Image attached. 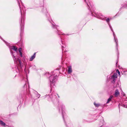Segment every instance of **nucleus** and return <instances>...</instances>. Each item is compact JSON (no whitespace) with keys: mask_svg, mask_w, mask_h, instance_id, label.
Wrapping results in <instances>:
<instances>
[{"mask_svg":"<svg viewBox=\"0 0 127 127\" xmlns=\"http://www.w3.org/2000/svg\"><path fill=\"white\" fill-rule=\"evenodd\" d=\"M10 50L11 53L13 56L12 57L15 63L19 66H20L21 67L23 65V64L21 63V61L19 60L18 58H16L15 56V55H17V48L15 46H12L11 47Z\"/></svg>","mask_w":127,"mask_h":127,"instance_id":"1","label":"nucleus"},{"mask_svg":"<svg viewBox=\"0 0 127 127\" xmlns=\"http://www.w3.org/2000/svg\"><path fill=\"white\" fill-rule=\"evenodd\" d=\"M97 18H98L100 19H102V20H106V22L108 23V25H109L110 28L111 30L113 32V36H114V39L115 42H116V46H117V45H118V40L116 38H115V35L114 34V32L113 31V30L112 29L111 27V26H110L109 25V19L108 18H107V19H105L106 18H105L101 14H100V15H99L98 16V15H97Z\"/></svg>","mask_w":127,"mask_h":127,"instance_id":"2","label":"nucleus"},{"mask_svg":"<svg viewBox=\"0 0 127 127\" xmlns=\"http://www.w3.org/2000/svg\"><path fill=\"white\" fill-rule=\"evenodd\" d=\"M57 77L55 76L51 75L50 77V80L51 82V85L52 86V84L54 83L57 80Z\"/></svg>","mask_w":127,"mask_h":127,"instance_id":"3","label":"nucleus"},{"mask_svg":"<svg viewBox=\"0 0 127 127\" xmlns=\"http://www.w3.org/2000/svg\"><path fill=\"white\" fill-rule=\"evenodd\" d=\"M117 75L116 73H114L111 78L112 82L113 83H115L116 81V79L117 78Z\"/></svg>","mask_w":127,"mask_h":127,"instance_id":"4","label":"nucleus"},{"mask_svg":"<svg viewBox=\"0 0 127 127\" xmlns=\"http://www.w3.org/2000/svg\"><path fill=\"white\" fill-rule=\"evenodd\" d=\"M68 74H70L72 72V71L71 66H69L68 67Z\"/></svg>","mask_w":127,"mask_h":127,"instance_id":"5","label":"nucleus"},{"mask_svg":"<svg viewBox=\"0 0 127 127\" xmlns=\"http://www.w3.org/2000/svg\"><path fill=\"white\" fill-rule=\"evenodd\" d=\"M36 53H35L30 58L29 60L30 61H32L33 59H34L35 57Z\"/></svg>","mask_w":127,"mask_h":127,"instance_id":"6","label":"nucleus"},{"mask_svg":"<svg viewBox=\"0 0 127 127\" xmlns=\"http://www.w3.org/2000/svg\"><path fill=\"white\" fill-rule=\"evenodd\" d=\"M119 92L118 90L116 89L115 90V95L116 97H117L119 95Z\"/></svg>","mask_w":127,"mask_h":127,"instance_id":"7","label":"nucleus"},{"mask_svg":"<svg viewBox=\"0 0 127 127\" xmlns=\"http://www.w3.org/2000/svg\"><path fill=\"white\" fill-rule=\"evenodd\" d=\"M0 124L2 126L5 127L6 126V124L4 122L1 120H0Z\"/></svg>","mask_w":127,"mask_h":127,"instance_id":"8","label":"nucleus"},{"mask_svg":"<svg viewBox=\"0 0 127 127\" xmlns=\"http://www.w3.org/2000/svg\"><path fill=\"white\" fill-rule=\"evenodd\" d=\"M18 5H19V7H20V11H21V14L22 15H22L23 14H23H24V10H23V12L22 9H21V7H20V4H19V2L18 1Z\"/></svg>","mask_w":127,"mask_h":127,"instance_id":"9","label":"nucleus"},{"mask_svg":"<svg viewBox=\"0 0 127 127\" xmlns=\"http://www.w3.org/2000/svg\"><path fill=\"white\" fill-rule=\"evenodd\" d=\"M113 96L112 95H111L110 96V97L108 99L106 103H108L111 101V99H112L113 97Z\"/></svg>","mask_w":127,"mask_h":127,"instance_id":"10","label":"nucleus"},{"mask_svg":"<svg viewBox=\"0 0 127 127\" xmlns=\"http://www.w3.org/2000/svg\"><path fill=\"white\" fill-rule=\"evenodd\" d=\"M22 51V49L21 48H20L19 49V53L20 54V55L21 57H22L23 55L22 54V53L21 52Z\"/></svg>","mask_w":127,"mask_h":127,"instance_id":"11","label":"nucleus"},{"mask_svg":"<svg viewBox=\"0 0 127 127\" xmlns=\"http://www.w3.org/2000/svg\"><path fill=\"white\" fill-rule=\"evenodd\" d=\"M94 104L95 107H98L100 105L99 104L96 103L95 102H94Z\"/></svg>","mask_w":127,"mask_h":127,"instance_id":"12","label":"nucleus"},{"mask_svg":"<svg viewBox=\"0 0 127 127\" xmlns=\"http://www.w3.org/2000/svg\"><path fill=\"white\" fill-rule=\"evenodd\" d=\"M89 4H90V6L89 5V4L88 3H87V5L89 6V7L90 8V6L91 8H92V6L91 5V4L90 2H89Z\"/></svg>","mask_w":127,"mask_h":127,"instance_id":"13","label":"nucleus"},{"mask_svg":"<svg viewBox=\"0 0 127 127\" xmlns=\"http://www.w3.org/2000/svg\"><path fill=\"white\" fill-rule=\"evenodd\" d=\"M116 72L117 73H118V74L119 75H120V72L119 71V70L118 69H117V70H116Z\"/></svg>","mask_w":127,"mask_h":127,"instance_id":"14","label":"nucleus"},{"mask_svg":"<svg viewBox=\"0 0 127 127\" xmlns=\"http://www.w3.org/2000/svg\"><path fill=\"white\" fill-rule=\"evenodd\" d=\"M123 106L124 107L127 108V105H123Z\"/></svg>","mask_w":127,"mask_h":127,"instance_id":"15","label":"nucleus"},{"mask_svg":"<svg viewBox=\"0 0 127 127\" xmlns=\"http://www.w3.org/2000/svg\"><path fill=\"white\" fill-rule=\"evenodd\" d=\"M52 27L54 28L55 27L56 28V26L54 25V24H52Z\"/></svg>","mask_w":127,"mask_h":127,"instance_id":"16","label":"nucleus"},{"mask_svg":"<svg viewBox=\"0 0 127 127\" xmlns=\"http://www.w3.org/2000/svg\"><path fill=\"white\" fill-rule=\"evenodd\" d=\"M40 96V95L39 94H38L37 95V97H38V98H39Z\"/></svg>","mask_w":127,"mask_h":127,"instance_id":"17","label":"nucleus"},{"mask_svg":"<svg viewBox=\"0 0 127 127\" xmlns=\"http://www.w3.org/2000/svg\"><path fill=\"white\" fill-rule=\"evenodd\" d=\"M122 94L124 96H125V94H124V93H122Z\"/></svg>","mask_w":127,"mask_h":127,"instance_id":"18","label":"nucleus"},{"mask_svg":"<svg viewBox=\"0 0 127 127\" xmlns=\"http://www.w3.org/2000/svg\"><path fill=\"white\" fill-rule=\"evenodd\" d=\"M62 115H63V111H62ZM63 118H64V116H63Z\"/></svg>","mask_w":127,"mask_h":127,"instance_id":"19","label":"nucleus"},{"mask_svg":"<svg viewBox=\"0 0 127 127\" xmlns=\"http://www.w3.org/2000/svg\"><path fill=\"white\" fill-rule=\"evenodd\" d=\"M62 48H63V47H63V46H62Z\"/></svg>","mask_w":127,"mask_h":127,"instance_id":"20","label":"nucleus"},{"mask_svg":"<svg viewBox=\"0 0 127 127\" xmlns=\"http://www.w3.org/2000/svg\"><path fill=\"white\" fill-rule=\"evenodd\" d=\"M62 50H63V48L62 49Z\"/></svg>","mask_w":127,"mask_h":127,"instance_id":"21","label":"nucleus"},{"mask_svg":"<svg viewBox=\"0 0 127 127\" xmlns=\"http://www.w3.org/2000/svg\"><path fill=\"white\" fill-rule=\"evenodd\" d=\"M86 2V0H84Z\"/></svg>","mask_w":127,"mask_h":127,"instance_id":"22","label":"nucleus"},{"mask_svg":"<svg viewBox=\"0 0 127 127\" xmlns=\"http://www.w3.org/2000/svg\"><path fill=\"white\" fill-rule=\"evenodd\" d=\"M0 38L2 39L0 37Z\"/></svg>","mask_w":127,"mask_h":127,"instance_id":"23","label":"nucleus"},{"mask_svg":"<svg viewBox=\"0 0 127 127\" xmlns=\"http://www.w3.org/2000/svg\"><path fill=\"white\" fill-rule=\"evenodd\" d=\"M63 34V33H61V34Z\"/></svg>","mask_w":127,"mask_h":127,"instance_id":"24","label":"nucleus"},{"mask_svg":"<svg viewBox=\"0 0 127 127\" xmlns=\"http://www.w3.org/2000/svg\"><path fill=\"white\" fill-rule=\"evenodd\" d=\"M62 43H63L62 41Z\"/></svg>","mask_w":127,"mask_h":127,"instance_id":"25","label":"nucleus"},{"mask_svg":"<svg viewBox=\"0 0 127 127\" xmlns=\"http://www.w3.org/2000/svg\"><path fill=\"white\" fill-rule=\"evenodd\" d=\"M88 0V1H89V0Z\"/></svg>","mask_w":127,"mask_h":127,"instance_id":"26","label":"nucleus"}]
</instances>
